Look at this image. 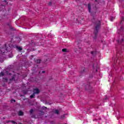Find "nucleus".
Masks as SVG:
<instances>
[{"label":"nucleus","mask_w":124,"mask_h":124,"mask_svg":"<svg viewBox=\"0 0 124 124\" xmlns=\"http://www.w3.org/2000/svg\"><path fill=\"white\" fill-rule=\"evenodd\" d=\"M3 75H4V74H3V72H1V73H0V76H3Z\"/></svg>","instance_id":"dca6fc26"},{"label":"nucleus","mask_w":124,"mask_h":124,"mask_svg":"<svg viewBox=\"0 0 124 124\" xmlns=\"http://www.w3.org/2000/svg\"><path fill=\"white\" fill-rule=\"evenodd\" d=\"M118 62V59L117 58H115L114 60V62Z\"/></svg>","instance_id":"f3484780"},{"label":"nucleus","mask_w":124,"mask_h":124,"mask_svg":"<svg viewBox=\"0 0 124 124\" xmlns=\"http://www.w3.org/2000/svg\"><path fill=\"white\" fill-rule=\"evenodd\" d=\"M34 96H35V94H34V93H33L32 95H31L30 96L31 98H33V97H34Z\"/></svg>","instance_id":"9b49d317"},{"label":"nucleus","mask_w":124,"mask_h":124,"mask_svg":"<svg viewBox=\"0 0 124 124\" xmlns=\"http://www.w3.org/2000/svg\"><path fill=\"white\" fill-rule=\"evenodd\" d=\"M87 86V87H88V88H90V85H88Z\"/></svg>","instance_id":"393cba45"},{"label":"nucleus","mask_w":124,"mask_h":124,"mask_svg":"<svg viewBox=\"0 0 124 124\" xmlns=\"http://www.w3.org/2000/svg\"><path fill=\"white\" fill-rule=\"evenodd\" d=\"M12 50V45H11V51Z\"/></svg>","instance_id":"4be33fe9"},{"label":"nucleus","mask_w":124,"mask_h":124,"mask_svg":"<svg viewBox=\"0 0 124 124\" xmlns=\"http://www.w3.org/2000/svg\"><path fill=\"white\" fill-rule=\"evenodd\" d=\"M13 57V55H12V52H11V58H12Z\"/></svg>","instance_id":"aec40b11"},{"label":"nucleus","mask_w":124,"mask_h":124,"mask_svg":"<svg viewBox=\"0 0 124 124\" xmlns=\"http://www.w3.org/2000/svg\"><path fill=\"white\" fill-rule=\"evenodd\" d=\"M124 37L121 38V40L118 41L119 43H122V42H124Z\"/></svg>","instance_id":"6e6552de"},{"label":"nucleus","mask_w":124,"mask_h":124,"mask_svg":"<svg viewBox=\"0 0 124 124\" xmlns=\"http://www.w3.org/2000/svg\"><path fill=\"white\" fill-rule=\"evenodd\" d=\"M30 114H32V112H33V110L31 109L30 110Z\"/></svg>","instance_id":"ddd939ff"},{"label":"nucleus","mask_w":124,"mask_h":124,"mask_svg":"<svg viewBox=\"0 0 124 124\" xmlns=\"http://www.w3.org/2000/svg\"><path fill=\"white\" fill-rule=\"evenodd\" d=\"M4 79L5 80V81H6V82L7 81V78H5Z\"/></svg>","instance_id":"412c9836"},{"label":"nucleus","mask_w":124,"mask_h":124,"mask_svg":"<svg viewBox=\"0 0 124 124\" xmlns=\"http://www.w3.org/2000/svg\"><path fill=\"white\" fill-rule=\"evenodd\" d=\"M93 68H95V65H93Z\"/></svg>","instance_id":"5701e85b"},{"label":"nucleus","mask_w":124,"mask_h":124,"mask_svg":"<svg viewBox=\"0 0 124 124\" xmlns=\"http://www.w3.org/2000/svg\"><path fill=\"white\" fill-rule=\"evenodd\" d=\"M100 28V21H99V23L95 26V29L94 30L95 36L93 37L94 39H96V35H97V32H98V31H99Z\"/></svg>","instance_id":"f03ea898"},{"label":"nucleus","mask_w":124,"mask_h":124,"mask_svg":"<svg viewBox=\"0 0 124 124\" xmlns=\"http://www.w3.org/2000/svg\"><path fill=\"white\" fill-rule=\"evenodd\" d=\"M96 71H97V69H96Z\"/></svg>","instance_id":"c756f323"},{"label":"nucleus","mask_w":124,"mask_h":124,"mask_svg":"<svg viewBox=\"0 0 124 124\" xmlns=\"http://www.w3.org/2000/svg\"><path fill=\"white\" fill-rule=\"evenodd\" d=\"M11 123H12V124H17V123H16V122H15L14 121H11Z\"/></svg>","instance_id":"4468645a"},{"label":"nucleus","mask_w":124,"mask_h":124,"mask_svg":"<svg viewBox=\"0 0 124 124\" xmlns=\"http://www.w3.org/2000/svg\"><path fill=\"white\" fill-rule=\"evenodd\" d=\"M43 109H44V108H46L45 107H43Z\"/></svg>","instance_id":"bb28decb"},{"label":"nucleus","mask_w":124,"mask_h":124,"mask_svg":"<svg viewBox=\"0 0 124 124\" xmlns=\"http://www.w3.org/2000/svg\"><path fill=\"white\" fill-rule=\"evenodd\" d=\"M62 52H66V48H63L62 49Z\"/></svg>","instance_id":"2eb2a0df"},{"label":"nucleus","mask_w":124,"mask_h":124,"mask_svg":"<svg viewBox=\"0 0 124 124\" xmlns=\"http://www.w3.org/2000/svg\"><path fill=\"white\" fill-rule=\"evenodd\" d=\"M19 124H21V123H19Z\"/></svg>","instance_id":"c85d7f7f"},{"label":"nucleus","mask_w":124,"mask_h":124,"mask_svg":"<svg viewBox=\"0 0 124 124\" xmlns=\"http://www.w3.org/2000/svg\"><path fill=\"white\" fill-rule=\"evenodd\" d=\"M33 93L35 94V93H39V90L38 89H35L33 90Z\"/></svg>","instance_id":"20e7f679"},{"label":"nucleus","mask_w":124,"mask_h":124,"mask_svg":"<svg viewBox=\"0 0 124 124\" xmlns=\"http://www.w3.org/2000/svg\"><path fill=\"white\" fill-rule=\"evenodd\" d=\"M13 79H14L13 78H12V79H10V81H11V80H13Z\"/></svg>","instance_id":"a878e982"},{"label":"nucleus","mask_w":124,"mask_h":124,"mask_svg":"<svg viewBox=\"0 0 124 124\" xmlns=\"http://www.w3.org/2000/svg\"><path fill=\"white\" fill-rule=\"evenodd\" d=\"M42 73H45V71H43Z\"/></svg>","instance_id":"b1692460"},{"label":"nucleus","mask_w":124,"mask_h":124,"mask_svg":"<svg viewBox=\"0 0 124 124\" xmlns=\"http://www.w3.org/2000/svg\"><path fill=\"white\" fill-rule=\"evenodd\" d=\"M88 10H89V12L90 13H91V10L92 9V8H91V3H89L88 5Z\"/></svg>","instance_id":"423d86ee"},{"label":"nucleus","mask_w":124,"mask_h":124,"mask_svg":"<svg viewBox=\"0 0 124 124\" xmlns=\"http://www.w3.org/2000/svg\"><path fill=\"white\" fill-rule=\"evenodd\" d=\"M16 100H14V102H16Z\"/></svg>","instance_id":"cd10ccee"},{"label":"nucleus","mask_w":124,"mask_h":124,"mask_svg":"<svg viewBox=\"0 0 124 124\" xmlns=\"http://www.w3.org/2000/svg\"><path fill=\"white\" fill-rule=\"evenodd\" d=\"M16 48L17 50H18V51H19V52H21V51H22V50L23 49L22 48V46H16Z\"/></svg>","instance_id":"39448f33"},{"label":"nucleus","mask_w":124,"mask_h":124,"mask_svg":"<svg viewBox=\"0 0 124 124\" xmlns=\"http://www.w3.org/2000/svg\"><path fill=\"white\" fill-rule=\"evenodd\" d=\"M5 51H6V49L4 47L0 48V54H1V55H4V53H5Z\"/></svg>","instance_id":"7ed1b4c3"},{"label":"nucleus","mask_w":124,"mask_h":124,"mask_svg":"<svg viewBox=\"0 0 124 124\" xmlns=\"http://www.w3.org/2000/svg\"><path fill=\"white\" fill-rule=\"evenodd\" d=\"M48 5H50V6L52 5V2H48Z\"/></svg>","instance_id":"a211bd4d"},{"label":"nucleus","mask_w":124,"mask_h":124,"mask_svg":"<svg viewBox=\"0 0 124 124\" xmlns=\"http://www.w3.org/2000/svg\"><path fill=\"white\" fill-rule=\"evenodd\" d=\"M54 113H55V114H57V115H60V111H59V110L58 109H56L54 111Z\"/></svg>","instance_id":"0eeeda50"},{"label":"nucleus","mask_w":124,"mask_h":124,"mask_svg":"<svg viewBox=\"0 0 124 124\" xmlns=\"http://www.w3.org/2000/svg\"><path fill=\"white\" fill-rule=\"evenodd\" d=\"M18 116H23V112L20 111L18 112Z\"/></svg>","instance_id":"1a4fd4ad"},{"label":"nucleus","mask_w":124,"mask_h":124,"mask_svg":"<svg viewBox=\"0 0 124 124\" xmlns=\"http://www.w3.org/2000/svg\"><path fill=\"white\" fill-rule=\"evenodd\" d=\"M36 62H37V63H40L41 60H40V59H37Z\"/></svg>","instance_id":"f8f14e48"},{"label":"nucleus","mask_w":124,"mask_h":124,"mask_svg":"<svg viewBox=\"0 0 124 124\" xmlns=\"http://www.w3.org/2000/svg\"><path fill=\"white\" fill-rule=\"evenodd\" d=\"M3 119L4 120L5 118H3Z\"/></svg>","instance_id":"7c9ffc66"},{"label":"nucleus","mask_w":124,"mask_h":124,"mask_svg":"<svg viewBox=\"0 0 124 124\" xmlns=\"http://www.w3.org/2000/svg\"><path fill=\"white\" fill-rule=\"evenodd\" d=\"M124 17H122V20L120 22V29L119 30H118L117 32L118 33L121 34L122 32H124V26H123V24H124Z\"/></svg>","instance_id":"f257e3e1"},{"label":"nucleus","mask_w":124,"mask_h":124,"mask_svg":"<svg viewBox=\"0 0 124 124\" xmlns=\"http://www.w3.org/2000/svg\"><path fill=\"white\" fill-rule=\"evenodd\" d=\"M94 53H95V52H94V51H92L91 52L92 55H93L94 54Z\"/></svg>","instance_id":"6ab92c4d"},{"label":"nucleus","mask_w":124,"mask_h":124,"mask_svg":"<svg viewBox=\"0 0 124 124\" xmlns=\"http://www.w3.org/2000/svg\"><path fill=\"white\" fill-rule=\"evenodd\" d=\"M114 19H115V17H114L113 16H111L109 18V20H110V21H111V22H112V21H113Z\"/></svg>","instance_id":"9d476101"}]
</instances>
